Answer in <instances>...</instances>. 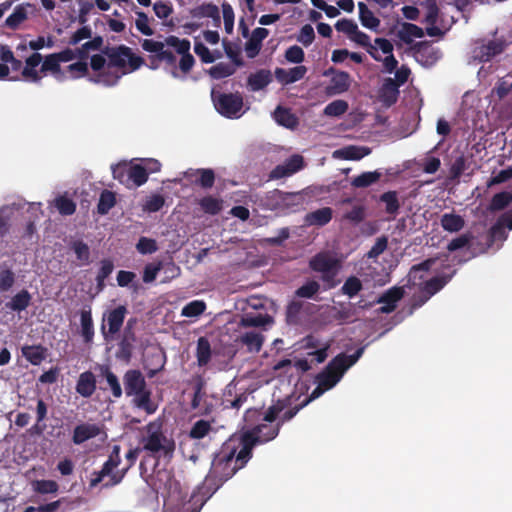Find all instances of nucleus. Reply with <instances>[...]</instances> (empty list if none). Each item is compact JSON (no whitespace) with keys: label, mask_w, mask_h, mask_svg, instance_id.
<instances>
[{"label":"nucleus","mask_w":512,"mask_h":512,"mask_svg":"<svg viewBox=\"0 0 512 512\" xmlns=\"http://www.w3.org/2000/svg\"><path fill=\"white\" fill-rule=\"evenodd\" d=\"M241 454L240 440H238V444H235L234 439L223 443L220 450L214 454L211 468L201 487V490H205L203 492V495H206L205 500L210 498L238 470L245 467L252 458L249 453V456L241 459Z\"/></svg>","instance_id":"1"},{"label":"nucleus","mask_w":512,"mask_h":512,"mask_svg":"<svg viewBox=\"0 0 512 512\" xmlns=\"http://www.w3.org/2000/svg\"><path fill=\"white\" fill-rule=\"evenodd\" d=\"M363 352L364 347H360L352 355L338 354L323 371L317 374L315 382L328 390L332 389L341 380L344 373L360 359Z\"/></svg>","instance_id":"2"},{"label":"nucleus","mask_w":512,"mask_h":512,"mask_svg":"<svg viewBox=\"0 0 512 512\" xmlns=\"http://www.w3.org/2000/svg\"><path fill=\"white\" fill-rule=\"evenodd\" d=\"M280 429L281 423H261L242 432L238 437L240 445H242V454L240 458H246L249 456V453L253 456V449L257 445L265 444L274 440L278 436Z\"/></svg>","instance_id":"3"},{"label":"nucleus","mask_w":512,"mask_h":512,"mask_svg":"<svg viewBox=\"0 0 512 512\" xmlns=\"http://www.w3.org/2000/svg\"><path fill=\"white\" fill-rule=\"evenodd\" d=\"M303 202L304 198L301 193L284 192L279 189L267 192L264 197L266 208L282 214L299 211Z\"/></svg>","instance_id":"4"},{"label":"nucleus","mask_w":512,"mask_h":512,"mask_svg":"<svg viewBox=\"0 0 512 512\" xmlns=\"http://www.w3.org/2000/svg\"><path fill=\"white\" fill-rule=\"evenodd\" d=\"M146 435H144L140 443L143 445L142 449L146 450L153 455L163 451L167 454L173 450L174 444L170 442L162 432V423L159 421H153L145 426Z\"/></svg>","instance_id":"5"},{"label":"nucleus","mask_w":512,"mask_h":512,"mask_svg":"<svg viewBox=\"0 0 512 512\" xmlns=\"http://www.w3.org/2000/svg\"><path fill=\"white\" fill-rule=\"evenodd\" d=\"M102 52L108 57V68L117 67L124 69L128 65L130 71H135L144 64V59L141 56L135 55L132 49L125 45L111 48L106 47Z\"/></svg>","instance_id":"6"},{"label":"nucleus","mask_w":512,"mask_h":512,"mask_svg":"<svg viewBox=\"0 0 512 512\" xmlns=\"http://www.w3.org/2000/svg\"><path fill=\"white\" fill-rule=\"evenodd\" d=\"M215 109L226 118H239L243 108V97L240 93H212Z\"/></svg>","instance_id":"7"},{"label":"nucleus","mask_w":512,"mask_h":512,"mask_svg":"<svg viewBox=\"0 0 512 512\" xmlns=\"http://www.w3.org/2000/svg\"><path fill=\"white\" fill-rule=\"evenodd\" d=\"M121 462L120 458V447L118 445H115L112 449L111 454L109 455L108 459L104 462L101 469L99 471H94L91 474L89 487L95 488L97 487L105 477H109V479L112 477V475L115 473L113 472L114 469H116Z\"/></svg>","instance_id":"8"},{"label":"nucleus","mask_w":512,"mask_h":512,"mask_svg":"<svg viewBox=\"0 0 512 512\" xmlns=\"http://www.w3.org/2000/svg\"><path fill=\"white\" fill-rule=\"evenodd\" d=\"M105 64L106 59L104 56L95 54L91 57L90 66L93 71L97 72V74L90 78V80L95 83H102L106 86H113L119 81L120 75L117 73L102 71L105 67Z\"/></svg>","instance_id":"9"},{"label":"nucleus","mask_w":512,"mask_h":512,"mask_svg":"<svg viewBox=\"0 0 512 512\" xmlns=\"http://www.w3.org/2000/svg\"><path fill=\"white\" fill-rule=\"evenodd\" d=\"M184 177L192 184L204 190L211 189L215 184V172L211 168L188 169Z\"/></svg>","instance_id":"10"},{"label":"nucleus","mask_w":512,"mask_h":512,"mask_svg":"<svg viewBox=\"0 0 512 512\" xmlns=\"http://www.w3.org/2000/svg\"><path fill=\"white\" fill-rule=\"evenodd\" d=\"M304 167V159L301 155L295 154L288 158L283 164L277 165L271 172V179H281L293 175Z\"/></svg>","instance_id":"11"},{"label":"nucleus","mask_w":512,"mask_h":512,"mask_svg":"<svg viewBox=\"0 0 512 512\" xmlns=\"http://www.w3.org/2000/svg\"><path fill=\"white\" fill-rule=\"evenodd\" d=\"M173 478L170 470L165 468L155 469L153 474L147 479V483L156 493L168 492L172 487Z\"/></svg>","instance_id":"12"},{"label":"nucleus","mask_w":512,"mask_h":512,"mask_svg":"<svg viewBox=\"0 0 512 512\" xmlns=\"http://www.w3.org/2000/svg\"><path fill=\"white\" fill-rule=\"evenodd\" d=\"M124 391L127 397L137 392H142L147 386L146 380L142 372L138 369H129L123 376Z\"/></svg>","instance_id":"13"},{"label":"nucleus","mask_w":512,"mask_h":512,"mask_svg":"<svg viewBox=\"0 0 512 512\" xmlns=\"http://www.w3.org/2000/svg\"><path fill=\"white\" fill-rule=\"evenodd\" d=\"M309 267L319 273L329 272L330 270H339L341 262L335 257H331L326 252L317 253L309 261Z\"/></svg>","instance_id":"14"},{"label":"nucleus","mask_w":512,"mask_h":512,"mask_svg":"<svg viewBox=\"0 0 512 512\" xmlns=\"http://www.w3.org/2000/svg\"><path fill=\"white\" fill-rule=\"evenodd\" d=\"M133 407L144 411L146 414H154L158 409V404L152 399V391L148 386L130 396Z\"/></svg>","instance_id":"15"},{"label":"nucleus","mask_w":512,"mask_h":512,"mask_svg":"<svg viewBox=\"0 0 512 512\" xmlns=\"http://www.w3.org/2000/svg\"><path fill=\"white\" fill-rule=\"evenodd\" d=\"M404 288L403 287H392L386 290L377 300V303L384 304L379 308V312L381 313H391L395 310L396 304L400 301L404 296Z\"/></svg>","instance_id":"16"},{"label":"nucleus","mask_w":512,"mask_h":512,"mask_svg":"<svg viewBox=\"0 0 512 512\" xmlns=\"http://www.w3.org/2000/svg\"><path fill=\"white\" fill-rule=\"evenodd\" d=\"M507 43L503 39H493L479 47L476 57L481 62H489L497 55L504 52Z\"/></svg>","instance_id":"17"},{"label":"nucleus","mask_w":512,"mask_h":512,"mask_svg":"<svg viewBox=\"0 0 512 512\" xmlns=\"http://www.w3.org/2000/svg\"><path fill=\"white\" fill-rule=\"evenodd\" d=\"M307 73V67L298 65L290 69L276 68L274 75L276 80L282 85H289L304 78Z\"/></svg>","instance_id":"18"},{"label":"nucleus","mask_w":512,"mask_h":512,"mask_svg":"<svg viewBox=\"0 0 512 512\" xmlns=\"http://www.w3.org/2000/svg\"><path fill=\"white\" fill-rule=\"evenodd\" d=\"M127 312L126 306L119 305L105 314L109 335L114 336L120 332Z\"/></svg>","instance_id":"19"},{"label":"nucleus","mask_w":512,"mask_h":512,"mask_svg":"<svg viewBox=\"0 0 512 512\" xmlns=\"http://www.w3.org/2000/svg\"><path fill=\"white\" fill-rule=\"evenodd\" d=\"M101 432L97 424L82 423L73 430L72 441L75 445H80L87 440L97 437Z\"/></svg>","instance_id":"20"},{"label":"nucleus","mask_w":512,"mask_h":512,"mask_svg":"<svg viewBox=\"0 0 512 512\" xmlns=\"http://www.w3.org/2000/svg\"><path fill=\"white\" fill-rule=\"evenodd\" d=\"M42 59V55L38 52H34L26 59L25 66L21 73L25 80L40 83L42 76L40 74L41 72L36 70V67L42 62Z\"/></svg>","instance_id":"21"},{"label":"nucleus","mask_w":512,"mask_h":512,"mask_svg":"<svg viewBox=\"0 0 512 512\" xmlns=\"http://www.w3.org/2000/svg\"><path fill=\"white\" fill-rule=\"evenodd\" d=\"M140 451H141V448H139V447L130 449L125 455V458L128 461L127 467L116 471L112 475V477L107 482H105L103 484V488H110V487L120 484L122 482V480L124 479L128 470L135 464Z\"/></svg>","instance_id":"22"},{"label":"nucleus","mask_w":512,"mask_h":512,"mask_svg":"<svg viewBox=\"0 0 512 512\" xmlns=\"http://www.w3.org/2000/svg\"><path fill=\"white\" fill-rule=\"evenodd\" d=\"M136 342L135 332L123 331L121 340L118 343L116 357L122 361L129 362L132 358L134 343Z\"/></svg>","instance_id":"23"},{"label":"nucleus","mask_w":512,"mask_h":512,"mask_svg":"<svg viewBox=\"0 0 512 512\" xmlns=\"http://www.w3.org/2000/svg\"><path fill=\"white\" fill-rule=\"evenodd\" d=\"M96 377L91 371L82 372L76 383V392L84 398L91 397L96 391Z\"/></svg>","instance_id":"24"},{"label":"nucleus","mask_w":512,"mask_h":512,"mask_svg":"<svg viewBox=\"0 0 512 512\" xmlns=\"http://www.w3.org/2000/svg\"><path fill=\"white\" fill-rule=\"evenodd\" d=\"M269 35V31L266 28L258 27L253 30L251 37L245 43V51L249 58L256 57L262 47V41Z\"/></svg>","instance_id":"25"},{"label":"nucleus","mask_w":512,"mask_h":512,"mask_svg":"<svg viewBox=\"0 0 512 512\" xmlns=\"http://www.w3.org/2000/svg\"><path fill=\"white\" fill-rule=\"evenodd\" d=\"M351 82L352 79L348 72H337L331 77L330 85L327 88L328 93L332 95L342 94L349 90Z\"/></svg>","instance_id":"26"},{"label":"nucleus","mask_w":512,"mask_h":512,"mask_svg":"<svg viewBox=\"0 0 512 512\" xmlns=\"http://www.w3.org/2000/svg\"><path fill=\"white\" fill-rule=\"evenodd\" d=\"M398 87L399 86L394 79H385L382 87L380 88V100L385 106L390 107L397 102L399 96Z\"/></svg>","instance_id":"27"},{"label":"nucleus","mask_w":512,"mask_h":512,"mask_svg":"<svg viewBox=\"0 0 512 512\" xmlns=\"http://www.w3.org/2000/svg\"><path fill=\"white\" fill-rule=\"evenodd\" d=\"M48 349L43 345H24L21 348L22 356L32 365L38 366L47 357Z\"/></svg>","instance_id":"28"},{"label":"nucleus","mask_w":512,"mask_h":512,"mask_svg":"<svg viewBox=\"0 0 512 512\" xmlns=\"http://www.w3.org/2000/svg\"><path fill=\"white\" fill-rule=\"evenodd\" d=\"M333 217V210L330 207H323L309 212L305 216V223L309 226H325Z\"/></svg>","instance_id":"29"},{"label":"nucleus","mask_w":512,"mask_h":512,"mask_svg":"<svg viewBox=\"0 0 512 512\" xmlns=\"http://www.w3.org/2000/svg\"><path fill=\"white\" fill-rule=\"evenodd\" d=\"M454 274L455 270L450 274L433 277L428 281H425L420 288H422V291L425 292L428 297H432L444 288V286L452 279Z\"/></svg>","instance_id":"30"},{"label":"nucleus","mask_w":512,"mask_h":512,"mask_svg":"<svg viewBox=\"0 0 512 512\" xmlns=\"http://www.w3.org/2000/svg\"><path fill=\"white\" fill-rule=\"evenodd\" d=\"M272 81V74L269 70L260 69L249 75L247 84L252 91H259L268 86Z\"/></svg>","instance_id":"31"},{"label":"nucleus","mask_w":512,"mask_h":512,"mask_svg":"<svg viewBox=\"0 0 512 512\" xmlns=\"http://www.w3.org/2000/svg\"><path fill=\"white\" fill-rule=\"evenodd\" d=\"M81 336L86 344L93 342L94 324L91 309L82 310L80 313Z\"/></svg>","instance_id":"32"},{"label":"nucleus","mask_w":512,"mask_h":512,"mask_svg":"<svg viewBox=\"0 0 512 512\" xmlns=\"http://www.w3.org/2000/svg\"><path fill=\"white\" fill-rule=\"evenodd\" d=\"M273 117L279 125L289 129H294L298 125V118L291 110L280 105L275 109Z\"/></svg>","instance_id":"33"},{"label":"nucleus","mask_w":512,"mask_h":512,"mask_svg":"<svg viewBox=\"0 0 512 512\" xmlns=\"http://www.w3.org/2000/svg\"><path fill=\"white\" fill-rule=\"evenodd\" d=\"M100 375L104 377L107 384L115 398H121L123 390L121 388L118 377L113 373L108 365H101L99 367Z\"/></svg>","instance_id":"34"},{"label":"nucleus","mask_w":512,"mask_h":512,"mask_svg":"<svg viewBox=\"0 0 512 512\" xmlns=\"http://www.w3.org/2000/svg\"><path fill=\"white\" fill-rule=\"evenodd\" d=\"M397 36L400 40H402L406 44H410L412 42V38H422L424 36V31L421 27L417 26L413 23L403 22L401 24V28L397 33Z\"/></svg>","instance_id":"35"},{"label":"nucleus","mask_w":512,"mask_h":512,"mask_svg":"<svg viewBox=\"0 0 512 512\" xmlns=\"http://www.w3.org/2000/svg\"><path fill=\"white\" fill-rule=\"evenodd\" d=\"M200 209L209 215H217L223 208V201L220 198L208 195L198 201Z\"/></svg>","instance_id":"36"},{"label":"nucleus","mask_w":512,"mask_h":512,"mask_svg":"<svg viewBox=\"0 0 512 512\" xmlns=\"http://www.w3.org/2000/svg\"><path fill=\"white\" fill-rule=\"evenodd\" d=\"M379 201L385 204V212L393 218L398 214L400 201L397 191H387L380 195Z\"/></svg>","instance_id":"37"},{"label":"nucleus","mask_w":512,"mask_h":512,"mask_svg":"<svg viewBox=\"0 0 512 512\" xmlns=\"http://www.w3.org/2000/svg\"><path fill=\"white\" fill-rule=\"evenodd\" d=\"M69 249L75 253L76 259L81 265H88L90 263V248L83 240L71 241Z\"/></svg>","instance_id":"38"},{"label":"nucleus","mask_w":512,"mask_h":512,"mask_svg":"<svg viewBox=\"0 0 512 512\" xmlns=\"http://www.w3.org/2000/svg\"><path fill=\"white\" fill-rule=\"evenodd\" d=\"M441 226L445 231L458 232L464 227V219L454 213H445L441 216Z\"/></svg>","instance_id":"39"},{"label":"nucleus","mask_w":512,"mask_h":512,"mask_svg":"<svg viewBox=\"0 0 512 512\" xmlns=\"http://www.w3.org/2000/svg\"><path fill=\"white\" fill-rule=\"evenodd\" d=\"M30 302V293L26 289H23L14 295L10 302L6 303V307L12 311L21 312L30 305Z\"/></svg>","instance_id":"40"},{"label":"nucleus","mask_w":512,"mask_h":512,"mask_svg":"<svg viewBox=\"0 0 512 512\" xmlns=\"http://www.w3.org/2000/svg\"><path fill=\"white\" fill-rule=\"evenodd\" d=\"M359 19L361 24L368 28L375 30L380 25V20L374 16L373 12L363 2L358 3Z\"/></svg>","instance_id":"41"},{"label":"nucleus","mask_w":512,"mask_h":512,"mask_svg":"<svg viewBox=\"0 0 512 512\" xmlns=\"http://www.w3.org/2000/svg\"><path fill=\"white\" fill-rule=\"evenodd\" d=\"M381 176L378 171L363 172L352 179L351 185L355 188H366L378 182Z\"/></svg>","instance_id":"42"},{"label":"nucleus","mask_w":512,"mask_h":512,"mask_svg":"<svg viewBox=\"0 0 512 512\" xmlns=\"http://www.w3.org/2000/svg\"><path fill=\"white\" fill-rule=\"evenodd\" d=\"M116 204L115 193L110 190H103L100 194L97 204V212L100 215H106Z\"/></svg>","instance_id":"43"},{"label":"nucleus","mask_w":512,"mask_h":512,"mask_svg":"<svg viewBox=\"0 0 512 512\" xmlns=\"http://www.w3.org/2000/svg\"><path fill=\"white\" fill-rule=\"evenodd\" d=\"M242 344L246 345L249 351L259 352L262 348L264 338L259 332L250 331L240 337Z\"/></svg>","instance_id":"44"},{"label":"nucleus","mask_w":512,"mask_h":512,"mask_svg":"<svg viewBox=\"0 0 512 512\" xmlns=\"http://www.w3.org/2000/svg\"><path fill=\"white\" fill-rule=\"evenodd\" d=\"M512 202V193L509 191H502L496 193L489 204V210L492 212L501 211L508 207Z\"/></svg>","instance_id":"45"},{"label":"nucleus","mask_w":512,"mask_h":512,"mask_svg":"<svg viewBox=\"0 0 512 512\" xmlns=\"http://www.w3.org/2000/svg\"><path fill=\"white\" fill-rule=\"evenodd\" d=\"M26 19V8L22 5H18L15 7L13 13L6 18L5 26L9 29L16 30Z\"/></svg>","instance_id":"46"},{"label":"nucleus","mask_w":512,"mask_h":512,"mask_svg":"<svg viewBox=\"0 0 512 512\" xmlns=\"http://www.w3.org/2000/svg\"><path fill=\"white\" fill-rule=\"evenodd\" d=\"M196 357L199 366H205L211 359V347L209 341L200 337L197 342Z\"/></svg>","instance_id":"47"},{"label":"nucleus","mask_w":512,"mask_h":512,"mask_svg":"<svg viewBox=\"0 0 512 512\" xmlns=\"http://www.w3.org/2000/svg\"><path fill=\"white\" fill-rule=\"evenodd\" d=\"M211 430V423L208 420L200 419L192 425L189 431V437L191 439L200 440L207 436Z\"/></svg>","instance_id":"48"},{"label":"nucleus","mask_w":512,"mask_h":512,"mask_svg":"<svg viewBox=\"0 0 512 512\" xmlns=\"http://www.w3.org/2000/svg\"><path fill=\"white\" fill-rule=\"evenodd\" d=\"M236 68L232 64L220 62L209 69V74L213 79L219 80L233 75Z\"/></svg>","instance_id":"49"},{"label":"nucleus","mask_w":512,"mask_h":512,"mask_svg":"<svg viewBox=\"0 0 512 512\" xmlns=\"http://www.w3.org/2000/svg\"><path fill=\"white\" fill-rule=\"evenodd\" d=\"M129 170V185L132 183L139 187L147 182L148 176L144 166L141 164H131Z\"/></svg>","instance_id":"50"},{"label":"nucleus","mask_w":512,"mask_h":512,"mask_svg":"<svg viewBox=\"0 0 512 512\" xmlns=\"http://www.w3.org/2000/svg\"><path fill=\"white\" fill-rule=\"evenodd\" d=\"M303 309L301 301L293 300L286 307V322L289 325H297L300 323V314Z\"/></svg>","instance_id":"51"},{"label":"nucleus","mask_w":512,"mask_h":512,"mask_svg":"<svg viewBox=\"0 0 512 512\" xmlns=\"http://www.w3.org/2000/svg\"><path fill=\"white\" fill-rule=\"evenodd\" d=\"M218 6L209 2L203 3L193 9H191L190 14L193 18H210L216 16Z\"/></svg>","instance_id":"52"},{"label":"nucleus","mask_w":512,"mask_h":512,"mask_svg":"<svg viewBox=\"0 0 512 512\" xmlns=\"http://www.w3.org/2000/svg\"><path fill=\"white\" fill-rule=\"evenodd\" d=\"M205 309L206 303L203 300H193L182 308L181 315L189 318L198 317Z\"/></svg>","instance_id":"53"},{"label":"nucleus","mask_w":512,"mask_h":512,"mask_svg":"<svg viewBox=\"0 0 512 512\" xmlns=\"http://www.w3.org/2000/svg\"><path fill=\"white\" fill-rule=\"evenodd\" d=\"M508 228L509 230H512V213L506 212L502 214L497 222L491 227V234L493 237H496L500 234L504 233V228Z\"/></svg>","instance_id":"54"},{"label":"nucleus","mask_w":512,"mask_h":512,"mask_svg":"<svg viewBox=\"0 0 512 512\" xmlns=\"http://www.w3.org/2000/svg\"><path fill=\"white\" fill-rule=\"evenodd\" d=\"M55 207L57 208L59 213L64 216L72 215L76 211L75 202L66 196L57 197L55 199Z\"/></svg>","instance_id":"55"},{"label":"nucleus","mask_w":512,"mask_h":512,"mask_svg":"<svg viewBox=\"0 0 512 512\" xmlns=\"http://www.w3.org/2000/svg\"><path fill=\"white\" fill-rule=\"evenodd\" d=\"M320 284L315 280H309L304 285L300 286L296 291L295 295L300 298H314L319 292Z\"/></svg>","instance_id":"56"},{"label":"nucleus","mask_w":512,"mask_h":512,"mask_svg":"<svg viewBox=\"0 0 512 512\" xmlns=\"http://www.w3.org/2000/svg\"><path fill=\"white\" fill-rule=\"evenodd\" d=\"M103 45V38L101 36H96L92 40L82 44L81 47L77 48L76 52L78 57L81 60H84L88 57V53L90 50H99Z\"/></svg>","instance_id":"57"},{"label":"nucleus","mask_w":512,"mask_h":512,"mask_svg":"<svg viewBox=\"0 0 512 512\" xmlns=\"http://www.w3.org/2000/svg\"><path fill=\"white\" fill-rule=\"evenodd\" d=\"M130 165L126 162H120L112 166L113 178L118 180L120 183L129 186V172Z\"/></svg>","instance_id":"58"},{"label":"nucleus","mask_w":512,"mask_h":512,"mask_svg":"<svg viewBox=\"0 0 512 512\" xmlns=\"http://www.w3.org/2000/svg\"><path fill=\"white\" fill-rule=\"evenodd\" d=\"M348 103L345 100H334L324 108V114L332 117H339L348 110Z\"/></svg>","instance_id":"59"},{"label":"nucleus","mask_w":512,"mask_h":512,"mask_svg":"<svg viewBox=\"0 0 512 512\" xmlns=\"http://www.w3.org/2000/svg\"><path fill=\"white\" fill-rule=\"evenodd\" d=\"M165 43V45L175 48L180 55L190 51V41L188 39H180L177 36L170 35L165 38Z\"/></svg>","instance_id":"60"},{"label":"nucleus","mask_w":512,"mask_h":512,"mask_svg":"<svg viewBox=\"0 0 512 512\" xmlns=\"http://www.w3.org/2000/svg\"><path fill=\"white\" fill-rule=\"evenodd\" d=\"M163 268L162 261L151 262L145 265L142 279L144 283H152Z\"/></svg>","instance_id":"61"},{"label":"nucleus","mask_w":512,"mask_h":512,"mask_svg":"<svg viewBox=\"0 0 512 512\" xmlns=\"http://www.w3.org/2000/svg\"><path fill=\"white\" fill-rule=\"evenodd\" d=\"M362 288L363 286L360 279L355 276H351L345 281L341 290L343 294L352 298L356 296L362 290Z\"/></svg>","instance_id":"62"},{"label":"nucleus","mask_w":512,"mask_h":512,"mask_svg":"<svg viewBox=\"0 0 512 512\" xmlns=\"http://www.w3.org/2000/svg\"><path fill=\"white\" fill-rule=\"evenodd\" d=\"M371 149L368 147L348 146L342 150V154L347 160H360L369 155Z\"/></svg>","instance_id":"63"},{"label":"nucleus","mask_w":512,"mask_h":512,"mask_svg":"<svg viewBox=\"0 0 512 512\" xmlns=\"http://www.w3.org/2000/svg\"><path fill=\"white\" fill-rule=\"evenodd\" d=\"M137 251L142 255L153 254L158 250L155 239L142 236L136 244Z\"/></svg>","instance_id":"64"}]
</instances>
